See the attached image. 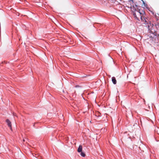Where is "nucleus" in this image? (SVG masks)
Masks as SVG:
<instances>
[{"label":"nucleus","mask_w":159,"mask_h":159,"mask_svg":"<svg viewBox=\"0 0 159 159\" xmlns=\"http://www.w3.org/2000/svg\"><path fill=\"white\" fill-rule=\"evenodd\" d=\"M6 122L7 123L8 126L11 129V122L8 119L6 120Z\"/></svg>","instance_id":"2"},{"label":"nucleus","mask_w":159,"mask_h":159,"mask_svg":"<svg viewBox=\"0 0 159 159\" xmlns=\"http://www.w3.org/2000/svg\"><path fill=\"white\" fill-rule=\"evenodd\" d=\"M153 24H151V23H149V25H148V30L149 31V32L153 34L154 33H155L154 31H153L152 28L153 27Z\"/></svg>","instance_id":"1"},{"label":"nucleus","mask_w":159,"mask_h":159,"mask_svg":"<svg viewBox=\"0 0 159 159\" xmlns=\"http://www.w3.org/2000/svg\"><path fill=\"white\" fill-rule=\"evenodd\" d=\"M80 155L83 157H84L85 156V154L84 153L81 152H80Z\"/></svg>","instance_id":"7"},{"label":"nucleus","mask_w":159,"mask_h":159,"mask_svg":"<svg viewBox=\"0 0 159 159\" xmlns=\"http://www.w3.org/2000/svg\"><path fill=\"white\" fill-rule=\"evenodd\" d=\"M138 12H139V14H140V15H141L142 14V13L141 12H140V10H139V11Z\"/></svg>","instance_id":"9"},{"label":"nucleus","mask_w":159,"mask_h":159,"mask_svg":"<svg viewBox=\"0 0 159 159\" xmlns=\"http://www.w3.org/2000/svg\"><path fill=\"white\" fill-rule=\"evenodd\" d=\"M112 81L114 84H116V78L114 77H112Z\"/></svg>","instance_id":"4"},{"label":"nucleus","mask_w":159,"mask_h":159,"mask_svg":"<svg viewBox=\"0 0 159 159\" xmlns=\"http://www.w3.org/2000/svg\"><path fill=\"white\" fill-rule=\"evenodd\" d=\"M143 4H144V5L146 7V6L147 5V4H145V3L144 2V1H143Z\"/></svg>","instance_id":"8"},{"label":"nucleus","mask_w":159,"mask_h":159,"mask_svg":"<svg viewBox=\"0 0 159 159\" xmlns=\"http://www.w3.org/2000/svg\"><path fill=\"white\" fill-rule=\"evenodd\" d=\"M130 1H131L133 2V0H130Z\"/></svg>","instance_id":"10"},{"label":"nucleus","mask_w":159,"mask_h":159,"mask_svg":"<svg viewBox=\"0 0 159 159\" xmlns=\"http://www.w3.org/2000/svg\"><path fill=\"white\" fill-rule=\"evenodd\" d=\"M140 18H141V20L143 21H145V24H148V22H147V20H146V19L147 18H146V17H143H143H142V16H141V17H140Z\"/></svg>","instance_id":"3"},{"label":"nucleus","mask_w":159,"mask_h":159,"mask_svg":"<svg viewBox=\"0 0 159 159\" xmlns=\"http://www.w3.org/2000/svg\"><path fill=\"white\" fill-rule=\"evenodd\" d=\"M82 147L81 145H80L77 151L78 152H80L82 151Z\"/></svg>","instance_id":"5"},{"label":"nucleus","mask_w":159,"mask_h":159,"mask_svg":"<svg viewBox=\"0 0 159 159\" xmlns=\"http://www.w3.org/2000/svg\"><path fill=\"white\" fill-rule=\"evenodd\" d=\"M133 15L136 19L137 20H138V18L137 17V15H136V14L135 12H133Z\"/></svg>","instance_id":"6"}]
</instances>
